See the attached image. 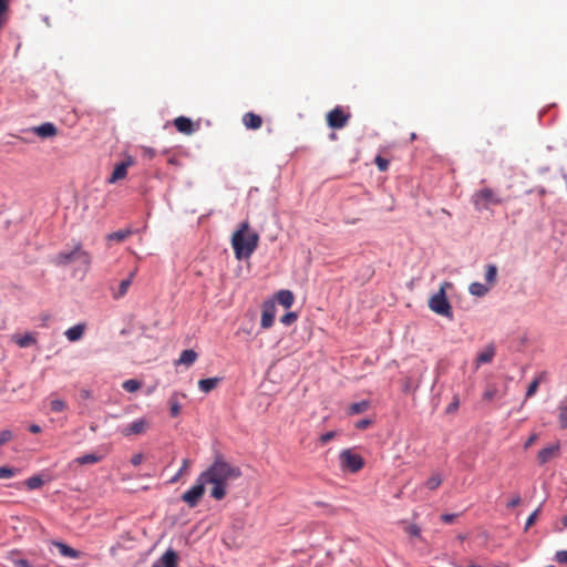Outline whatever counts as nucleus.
I'll return each instance as SVG.
<instances>
[{"label":"nucleus","instance_id":"f257e3e1","mask_svg":"<svg viewBox=\"0 0 567 567\" xmlns=\"http://www.w3.org/2000/svg\"><path fill=\"white\" fill-rule=\"evenodd\" d=\"M202 475L207 484L213 485L212 497L219 501L226 496L229 483L241 476V471L218 456Z\"/></svg>","mask_w":567,"mask_h":567},{"label":"nucleus","instance_id":"f03ea898","mask_svg":"<svg viewBox=\"0 0 567 567\" xmlns=\"http://www.w3.org/2000/svg\"><path fill=\"white\" fill-rule=\"evenodd\" d=\"M257 233L249 231V225L243 223L231 237V245L238 260L249 258L258 245Z\"/></svg>","mask_w":567,"mask_h":567},{"label":"nucleus","instance_id":"7ed1b4c3","mask_svg":"<svg viewBox=\"0 0 567 567\" xmlns=\"http://www.w3.org/2000/svg\"><path fill=\"white\" fill-rule=\"evenodd\" d=\"M452 287V284L445 281L441 285L437 292H435L429 300V308L436 315L452 318V307L446 298V290Z\"/></svg>","mask_w":567,"mask_h":567},{"label":"nucleus","instance_id":"20e7f679","mask_svg":"<svg viewBox=\"0 0 567 567\" xmlns=\"http://www.w3.org/2000/svg\"><path fill=\"white\" fill-rule=\"evenodd\" d=\"M340 467L342 471L355 473L363 467V458L351 449L342 450L339 454Z\"/></svg>","mask_w":567,"mask_h":567},{"label":"nucleus","instance_id":"39448f33","mask_svg":"<svg viewBox=\"0 0 567 567\" xmlns=\"http://www.w3.org/2000/svg\"><path fill=\"white\" fill-rule=\"evenodd\" d=\"M206 484L207 483L200 474L197 477L196 483L182 495L183 502H185L189 507H195L205 493Z\"/></svg>","mask_w":567,"mask_h":567},{"label":"nucleus","instance_id":"423d86ee","mask_svg":"<svg viewBox=\"0 0 567 567\" xmlns=\"http://www.w3.org/2000/svg\"><path fill=\"white\" fill-rule=\"evenodd\" d=\"M151 426V422L147 417L142 416L138 419H135L134 421L130 422L128 424L121 426L118 429V432L125 436H134V435H142L147 432V430Z\"/></svg>","mask_w":567,"mask_h":567},{"label":"nucleus","instance_id":"0eeeda50","mask_svg":"<svg viewBox=\"0 0 567 567\" xmlns=\"http://www.w3.org/2000/svg\"><path fill=\"white\" fill-rule=\"evenodd\" d=\"M472 202L476 210L481 212L488 209L492 205H496L501 200L491 189L485 188L476 192L472 197Z\"/></svg>","mask_w":567,"mask_h":567},{"label":"nucleus","instance_id":"6e6552de","mask_svg":"<svg viewBox=\"0 0 567 567\" xmlns=\"http://www.w3.org/2000/svg\"><path fill=\"white\" fill-rule=\"evenodd\" d=\"M277 308L275 300H266L262 303L260 324L264 329H268L274 324Z\"/></svg>","mask_w":567,"mask_h":567},{"label":"nucleus","instance_id":"1a4fd4ad","mask_svg":"<svg viewBox=\"0 0 567 567\" xmlns=\"http://www.w3.org/2000/svg\"><path fill=\"white\" fill-rule=\"evenodd\" d=\"M559 451L560 444L558 442L550 444L538 452L537 460L540 464H546L550 460L557 457L559 455Z\"/></svg>","mask_w":567,"mask_h":567},{"label":"nucleus","instance_id":"9d476101","mask_svg":"<svg viewBox=\"0 0 567 567\" xmlns=\"http://www.w3.org/2000/svg\"><path fill=\"white\" fill-rule=\"evenodd\" d=\"M348 116L343 113V111L339 107H336L331 112L328 113V124L333 128H341L346 125Z\"/></svg>","mask_w":567,"mask_h":567},{"label":"nucleus","instance_id":"9b49d317","mask_svg":"<svg viewBox=\"0 0 567 567\" xmlns=\"http://www.w3.org/2000/svg\"><path fill=\"white\" fill-rule=\"evenodd\" d=\"M152 567H177V555L174 550H166L163 556L156 560Z\"/></svg>","mask_w":567,"mask_h":567},{"label":"nucleus","instance_id":"f8f14e48","mask_svg":"<svg viewBox=\"0 0 567 567\" xmlns=\"http://www.w3.org/2000/svg\"><path fill=\"white\" fill-rule=\"evenodd\" d=\"M74 256L76 257L75 264L85 274L91 264V256L89 252L82 250L79 246L74 247Z\"/></svg>","mask_w":567,"mask_h":567},{"label":"nucleus","instance_id":"ddd939ff","mask_svg":"<svg viewBox=\"0 0 567 567\" xmlns=\"http://www.w3.org/2000/svg\"><path fill=\"white\" fill-rule=\"evenodd\" d=\"M86 326L85 323H78L65 330L64 336L70 342H76L84 336Z\"/></svg>","mask_w":567,"mask_h":567},{"label":"nucleus","instance_id":"4468645a","mask_svg":"<svg viewBox=\"0 0 567 567\" xmlns=\"http://www.w3.org/2000/svg\"><path fill=\"white\" fill-rule=\"evenodd\" d=\"M272 300H275V302L277 301L282 307L288 309V308H290L292 306V303L295 301V296H293V293L290 290L282 289V290H279L276 293V296H275V298Z\"/></svg>","mask_w":567,"mask_h":567},{"label":"nucleus","instance_id":"2eb2a0df","mask_svg":"<svg viewBox=\"0 0 567 567\" xmlns=\"http://www.w3.org/2000/svg\"><path fill=\"white\" fill-rule=\"evenodd\" d=\"M495 355V348L494 346H487L484 350H482L476 358L475 361V369H478L481 364L489 363Z\"/></svg>","mask_w":567,"mask_h":567},{"label":"nucleus","instance_id":"dca6fc26","mask_svg":"<svg viewBox=\"0 0 567 567\" xmlns=\"http://www.w3.org/2000/svg\"><path fill=\"white\" fill-rule=\"evenodd\" d=\"M197 360V353L192 350V349H187V350H184L178 360L175 362L177 365H185V367H190L195 361Z\"/></svg>","mask_w":567,"mask_h":567},{"label":"nucleus","instance_id":"f3484780","mask_svg":"<svg viewBox=\"0 0 567 567\" xmlns=\"http://www.w3.org/2000/svg\"><path fill=\"white\" fill-rule=\"evenodd\" d=\"M12 341L20 348H28L37 342L34 336L30 332L24 334H14L12 336Z\"/></svg>","mask_w":567,"mask_h":567},{"label":"nucleus","instance_id":"a211bd4d","mask_svg":"<svg viewBox=\"0 0 567 567\" xmlns=\"http://www.w3.org/2000/svg\"><path fill=\"white\" fill-rule=\"evenodd\" d=\"M131 165V161L128 162H123V163H120L115 166L109 182L110 183H115L117 182L118 179H122L126 176L127 174V167Z\"/></svg>","mask_w":567,"mask_h":567},{"label":"nucleus","instance_id":"6ab92c4d","mask_svg":"<svg viewBox=\"0 0 567 567\" xmlns=\"http://www.w3.org/2000/svg\"><path fill=\"white\" fill-rule=\"evenodd\" d=\"M134 276H135V271H132V272L130 274L128 278L123 279V280L120 282L117 290H116V291H114V293H113V297H114L115 299H121V298H123V297L126 295V292L128 291V288H130V287H131V285H132V281H133Z\"/></svg>","mask_w":567,"mask_h":567},{"label":"nucleus","instance_id":"aec40b11","mask_svg":"<svg viewBox=\"0 0 567 567\" xmlns=\"http://www.w3.org/2000/svg\"><path fill=\"white\" fill-rule=\"evenodd\" d=\"M34 133L40 137H52L56 134V127L52 123H43L33 128Z\"/></svg>","mask_w":567,"mask_h":567},{"label":"nucleus","instance_id":"412c9836","mask_svg":"<svg viewBox=\"0 0 567 567\" xmlns=\"http://www.w3.org/2000/svg\"><path fill=\"white\" fill-rule=\"evenodd\" d=\"M48 401L50 404V410L54 413L63 412L68 408L66 401L56 396L55 394H51L48 398Z\"/></svg>","mask_w":567,"mask_h":567},{"label":"nucleus","instance_id":"4be33fe9","mask_svg":"<svg viewBox=\"0 0 567 567\" xmlns=\"http://www.w3.org/2000/svg\"><path fill=\"white\" fill-rule=\"evenodd\" d=\"M557 419L559 423V427L563 430L567 429V400H561L557 404Z\"/></svg>","mask_w":567,"mask_h":567},{"label":"nucleus","instance_id":"5701e85b","mask_svg":"<svg viewBox=\"0 0 567 567\" xmlns=\"http://www.w3.org/2000/svg\"><path fill=\"white\" fill-rule=\"evenodd\" d=\"M174 124L181 133L192 134L194 132L193 123L187 117L179 116L175 118Z\"/></svg>","mask_w":567,"mask_h":567},{"label":"nucleus","instance_id":"b1692460","mask_svg":"<svg viewBox=\"0 0 567 567\" xmlns=\"http://www.w3.org/2000/svg\"><path fill=\"white\" fill-rule=\"evenodd\" d=\"M54 546L59 549L60 554L65 556V557H70V558L76 559V558H79L81 556V553L79 550L68 546L64 543L55 542Z\"/></svg>","mask_w":567,"mask_h":567},{"label":"nucleus","instance_id":"393cba45","mask_svg":"<svg viewBox=\"0 0 567 567\" xmlns=\"http://www.w3.org/2000/svg\"><path fill=\"white\" fill-rule=\"evenodd\" d=\"M244 124L247 128L257 130L261 126V117L254 113H247L244 115Z\"/></svg>","mask_w":567,"mask_h":567},{"label":"nucleus","instance_id":"a878e982","mask_svg":"<svg viewBox=\"0 0 567 567\" xmlns=\"http://www.w3.org/2000/svg\"><path fill=\"white\" fill-rule=\"evenodd\" d=\"M468 291L472 296L484 297L489 291V286L482 282H472Z\"/></svg>","mask_w":567,"mask_h":567},{"label":"nucleus","instance_id":"bb28decb","mask_svg":"<svg viewBox=\"0 0 567 567\" xmlns=\"http://www.w3.org/2000/svg\"><path fill=\"white\" fill-rule=\"evenodd\" d=\"M219 382H220L219 378L203 379V380H199L198 388L204 393H208L213 389H215Z\"/></svg>","mask_w":567,"mask_h":567},{"label":"nucleus","instance_id":"cd10ccee","mask_svg":"<svg viewBox=\"0 0 567 567\" xmlns=\"http://www.w3.org/2000/svg\"><path fill=\"white\" fill-rule=\"evenodd\" d=\"M74 248L71 249L70 251H63V252H60L58 256H56V262L59 265H69V264H75V260H76V257L74 256Z\"/></svg>","mask_w":567,"mask_h":567},{"label":"nucleus","instance_id":"c85d7f7f","mask_svg":"<svg viewBox=\"0 0 567 567\" xmlns=\"http://www.w3.org/2000/svg\"><path fill=\"white\" fill-rule=\"evenodd\" d=\"M102 460L101 455H97L95 453H89L82 456H79L74 460L75 463L80 465H87V464H94Z\"/></svg>","mask_w":567,"mask_h":567},{"label":"nucleus","instance_id":"c756f323","mask_svg":"<svg viewBox=\"0 0 567 567\" xmlns=\"http://www.w3.org/2000/svg\"><path fill=\"white\" fill-rule=\"evenodd\" d=\"M545 379V373H540L530 382L526 391V399L534 396L538 390L539 384Z\"/></svg>","mask_w":567,"mask_h":567},{"label":"nucleus","instance_id":"7c9ffc66","mask_svg":"<svg viewBox=\"0 0 567 567\" xmlns=\"http://www.w3.org/2000/svg\"><path fill=\"white\" fill-rule=\"evenodd\" d=\"M169 411L172 416H177L181 413L179 394L173 393L168 400Z\"/></svg>","mask_w":567,"mask_h":567},{"label":"nucleus","instance_id":"2f4dec72","mask_svg":"<svg viewBox=\"0 0 567 567\" xmlns=\"http://www.w3.org/2000/svg\"><path fill=\"white\" fill-rule=\"evenodd\" d=\"M142 385V382L136 379H128L122 383V388L130 393L137 392Z\"/></svg>","mask_w":567,"mask_h":567},{"label":"nucleus","instance_id":"473e14b6","mask_svg":"<svg viewBox=\"0 0 567 567\" xmlns=\"http://www.w3.org/2000/svg\"><path fill=\"white\" fill-rule=\"evenodd\" d=\"M132 234L131 229H121L107 235L110 241H123Z\"/></svg>","mask_w":567,"mask_h":567},{"label":"nucleus","instance_id":"72a5a7b5","mask_svg":"<svg viewBox=\"0 0 567 567\" xmlns=\"http://www.w3.org/2000/svg\"><path fill=\"white\" fill-rule=\"evenodd\" d=\"M497 279V267L495 265H487L485 270V280L489 286H493Z\"/></svg>","mask_w":567,"mask_h":567},{"label":"nucleus","instance_id":"f704fd0d","mask_svg":"<svg viewBox=\"0 0 567 567\" xmlns=\"http://www.w3.org/2000/svg\"><path fill=\"white\" fill-rule=\"evenodd\" d=\"M368 408H369V401L363 400V401L351 404L349 406L348 412H349V414L354 415V414H359V413L367 411Z\"/></svg>","mask_w":567,"mask_h":567},{"label":"nucleus","instance_id":"c9c22d12","mask_svg":"<svg viewBox=\"0 0 567 567\" xmlns=\"http://www.w3.org/2000/svg\"><path fill=\"white\" fill-rule=\"evenodd\" d=\"M442 483V475L439 473H434L431 475V477L425 482V486L429 489H435L437 488Z\"/></svg>","mask_w":567,"mask_h":567},{"label":"nucleus","instance_id":"e433bc0d","mask_svg":"<svg viewBox=\"0 0 567 567\" xmlns=\"http://www.w3.org/2000/svg\"><path fill=\"white\" fill-rule=\"evenodd\" d=\"M190 467V461L188 458H184L182 463V467L179 471L171 478V483H176L182 475L188 472Z\"/></svg>","mask_w":567,"mask_h":567},{"label":"nucleus","instance_id":"4c0bfd02","mask_svg":"<svg viewBox=\"0 0 567 567\" xmlns=\"http://www.w3.org/2000/svg\"><path fill=\"white\" fill-rule=\"evenodd\" d=\"M42 484H43V480L40 475L31 476L30 478H28L25 481V485L28 486L29 489H37V488L41 487Z\"/></svg>","mask_w":567,"mask_h":567},{"label":"nucleus","instance_id":"58836bf2","mask_svg":"<svg viewBox=\"0 0 567 567\" xmlns=\"http://www.w3.org/2000/svg\"><path fill=\"white\" fill-rule=\"evenodd\" d=\"M18 473V470L13 467L2 466L0 467V478H10Z\"/></svg>","mask_w":567,"mask_h":567},{"label":"nucleus","instance_id":"ea45409f","mask_svg":"<svg viewBox=\"0 0 567 567\" xmlns=\"http://www.w3.org/2000/svg\"><path fill=\"white\" fill-rule=\"evenodd\" d=\"M9 0H0V28L6 23V12L8 10Z\"/></svg>","mask_w":567,"mask_h":567},{"label":"nucleus","instance_id":"a19ab883","mask_svg":"<svg viewBox=\"0 0 567 567\" xmlns=\"http://www.w3.org/2000/svg\"><path fill=\"white\" fill-rule=\"evenodd\" d=\"M297 319V315L295 312H288L285 316L281 317L280 321L285 326H290L292 322H295Z\"/></svg>","mask_w":567,"mask_h":567},{"label":"nucleus","instance_id":"79ce46f5","mask_svg":"<svg viewBox=\"0 0 567 567\" xmlns=\"http://www.w3.org/2000/svg\"><path fill=\"white\" fill-rule=\"evenodd\" d=\"M540 508L535 509L526 520L525 529H528L537 519Z\"/></svg>","mask_w":567,"mask_h":567},{"label":"nucleus","instance_id":"37998d69","mask_svg":"<svg viewBox=\"0 0 567 567\" xmlns=\"http://www.w3.org/2000/svg\"><path fill=\"white\" fill-rule=\"evenodd\" d=\"M13 437V434L10 430H3L1 433H0V445H3L6 444L7 442H9L11 439Z\"/></svg>","mask_w":567,"mask_h":567},{"label":"nucleus","instance_id":"c03bdc74","mask_svg":"<svg viewBox=\"0 0 567 567\" xmlns=\"http://www.w3.org/2000/svg\"><path fill=\"white\" fill-rule=\"evenodd\" d=\"M336 434L337 433L334 431L327 432L320 436V442L322 444H327L329 441H331L336 436Z\"/></svg>","mask_w":567,"mask_h":567},{"label":"nucleus","instance_id":"a18cd8bd","mask_svg":"<svg viewBox=\"0 0 567 567\" xmlns=\"http://www.w3.org/2000/svg\"><path fill=\"white\" fill-rule=\"evenodd\" d=\"M555 558L560 564H567V550L557 551Z\"/></svg>","mask_w":567,"mask_h":567},{"label":"nucleus","instance_id":"49530a36","mask_svg":"<svg viewBox=\"0 0 567 567\" xmlns=\"http://www.w3.org/2000/svg\"><path fill=\"white\" fill-rule=\"evenodd\" d=\"M375 163L380 171H385L389 166V162L380 156L375 158Z\"/></svg>","mask_w":567,"mask_h":567},{"label":"nucleus","instance_id":"de8ad7c7","mask_svg":"<svg viewBox=\"0 0 567 567\" xmlns=\"http://www.w3.org/2000/svg\"><path fill=\"white\" fill-rule=\"evenodd\" d=\"M520 502H522L520 496L518 494L514 495L512 497V499L507 503V507L514 508V507L518 506L520 504Z\"/></svg>","mask_w":567,"mask_h":567},{"label":"nucleus","instance_id":"09e8293b","mask_svg":"<svg viewBox=\"0 0 567 567\" xmlns=\"http://www.w3.org/2000/svg\"><path fill=\"white\" fill-rule=\"evenodd\" d=\"M13 565L14 567H32L28 560L21 558L14 559Z\"/></svg>","mask_w":567,"mask_h":567},{"label":"nucleus","instance_id":"8fccbe9b","mask_svg":"<svg viewBox=\"0 0 567 567\" xmlns=\"http://www.w3.org/2000/svg\"><path fill=\"white\" fill-rule=\"evenodd\" d=\"M370 424H371V421L368 419H364V420L358 421L355 423V427L359 430H363V429L368 427Z\"/></svg>","mask_w":567,"mask_h":567},{"label":"nucleus","instance_id":"3c124183","mask_svg":"<svg viewBox=\"0 0 567 567\" xmlns=\"http://www.w3.org/2000/svg\"><path fill=\"white\" fill-rule=\"evenodd\" d=\"M142 462H143V454H141V453H137V454L133 455L132 458H131V463L134 466L140 465Z\"/></svg>","mask_w":567,"mask_h":567},{"label":"nucleus","instance_id":"603ef678","mask_svg":"<svg viewBox=\"0 0 567 567\" xmlns=\"http://www.w3.org/2000/svg\"><path fill=\"white\" fill-rule=\"evenodd\" d=\"M538 439V435L536 433L532 434L528 440L525 442L524 447L529 449Z\"/></svg>","mask_w":567,"mask_h":567},{"label":"nucleus","instance_id":"864d4df0","mask_svg":"<svg viewBox=\"0 0 567 567\" xmlns=\"http://www.w3.org/2000/svg\"><path fill=\"white\" fill-rule=\"evenodd\" d=\"M495 390H487L484 392V399L492 400L495 396Z\"/></svg>","mask_w":567,"mask_h":567},{"label":"nucleus","instance_id":"5fc2aeb1","mask_svg":"<svg viewBox=\"0 0 567 567\" xmlns=\"http://www.w3.org/2000/svg\"><path fill=\"white\" fill-rule=\"evenodd\" d=\"M455 518V515L454 514H444L442 516V519L445 522V523H452Z\"/></svg>","mask_w":567,"mask_h":567},{"label":"nucleus","instance_id":"6e6d98bb","mask_svg":"<svg viewBox=\"0 0 567 567\" xmlns=\"http://www.w3.org/2000/svg\"><path fill=\"white\" fill-rule=\"evenodd\" d=\"M409 533H410L411 535H413V536H417V535L420 534V529H419V527H416V526H411V527L409 528Z\"/></svg>","mask_w":567,"mask_h":567},{"label":"nucleus","instance_id":"4d7b16f0","mask_svg":"<svg viewBox=\"0 0 567 567\" xmlns=\"http://www.w3.org/2000/svg\"><path fill=\"white\" fill-rule=\"evenodd\" d=\"M29 430H30L32 433H39V432H41V427H40L38 424H32V425H30Z\"/></svg>","mask_w":567,"mask_h":567},{"label":"nucleus","instance_id":"13d9d810","mask_svg":"<svg viewBox=\"0 0 567 567\" xmlns=\"http://www.w3.org/2000/svg\"><path fill=\"white\" fill-rule=\"evenodd\" d=\"M563 524L565 527H567V515L563 517Z\"/></svg>","mask_w":567,"mask_h":567},{"label":"nucleus","instance_id":"bf43d9fd","mask_svg":"<svg viewBox=\"0 0 567 567\" xmlns=\"http://www.w3.org/2000/svg\"><path fill=\"white\" fill-rule=\"evenodd\" d=\"M457 408V402H455L454 404H452V406L449 409V411H452L453 409H456Z\"/></svg>","mask_w":567,"mask_h":567}]
</instances>
